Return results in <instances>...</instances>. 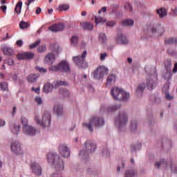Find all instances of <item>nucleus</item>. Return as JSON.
<instances>
[{
  "mask_svg": "<svg viewBox=\"0 0 177 177\" xmlns=\"http://www.w3.org/2000/svg\"><path fill=\"white\" fill-rule=\"evenodd\" d=\"M103 125H104V120L97 116L91 118L88 123L82 124V127L87 128L90 132H93V127H92V126L95 127V128H100L103 127Z\"/></svg>",
  "mask_w": 177,
  "mask_h": 177,
  "instance_id": "1",
  "label": "nucleus"
},
{
  "mask_svg": "<svg viewBox=\"0 0 177 177\" xmlns=\"http://www.w3.org/2000/svg\"><path fill=\"white\" fill-rule=\"evenodd\" d=\"M111 95L115 100H122L125 102L129 99V93L118 87L111 88Z\"/></svg>",
  "mask_w": 177,
  "mask_h": 177,
  "instance_id": "2",
  "label": "nucleus"
},
{
  "mask_svg": "<svg viewBox=\"0 0 177 177\" xmlns=\"http://www.w3.org/2000/svg\"><path fill=\"white\" fill-rule=\"evenodd\" d=\"M96 150V144L91 140L86 141L84 144V150L80 152V156L85 158L88 154L93 153Z\"/></svg>",
  "mask_w": 177,
  "mask_h": 177,
  "instance_id": "3",
  "label": "nucleus"
},
{
  "mask_svg": "<svg viewBox=\"0 0 177 177\" xmlns=\"http://www.w3.org/2000/svg\"><path fill=\"white\" fill-rule=\"evenodd\" d=\"M35 121L40 125L43 127V128H46L50 126V113L48 111H45L43 115V118L41 120H39V116L38 115H35Z\"/></svg>",
  "mask_w": 177,
  "mask_h": 177,
  "instance_id": "4",
  "label": "nucleus"
},
{
  "mask_svg": "<svg viewBox=\"0 0 177 177\" xmlns=\"http://www.w3.org/2000/svg\"><path fill=\"white\" fill-rule=\"evenodd\" d=\"M86 50H84L82 55H77L76 57H73V60L74 63L80 67V68H86L88 67V63L85 60V57H86Z\"/></svg>",
  "mask_w": 177,
  "mask_h": 177,
  "instance_id": "5",
  "label": "nucleus"
},
{
  "mask_svg": "<svg viewBox=\"0 0 177 177\" xmlns=\"http://www.w3.org/2000/svg\"><path fill=\"white\" fill-rule=\"evenodd\" d=\"M21 122L24 125L22 128L24 133H25V135H28V136H34V135H35V133H37V129L30 125H28V120H27V118L24 117H22Z\"/></svg>",
  "mask_w": 177,
  "mask_h": 177,
  "instance_id": "6",
  "label": "nucleus"
},
{
  "mask_svg": "<svg viewBox=\"0 0 177 177\" xmlns=\"http://www.w3.org/2000/svg\"><path fill=\"white\" fill-rule=\"evenodd\" d=\"M107 74H109V68L104 66H100L93 73L92 75L95 80H102Z\"/></svg>",
  "mask_w": 177,
  "mask_h": 177,
  "instance_id": "7",
  "label": "nucleus"
},
{
  "mask_svg": "<svg viewBox=\"0 0 177 177\" xmlns=\"http://www.w3.org/2000/svg\"><path fill=\"white\" fill-rule=\"evenodd\" d=\"M54 85L55 86L50 84V83H46L44 86V92L45 93H49V92L52 91V89H53V88H59L61 86H68V83L64 81H58L56 82Z\"/></svg>",
  "mask_w": 177,
  "mask_h": 177,
  "instance_id": "8",
  "label": "nucleus"
},
{
  "mask_svg": "<svg viewBox=\"0 0 177 177\" xmlns=\"http://www.w3.org/2000/svg\"><path fill=\"white\" fill-rule=\"evenodd\" d=\"M50 71H62L67 73L70 71V65L66 61L61 62L57 66H52L50 68Z\"/></svg>",
  "mask_w": 177,
  "mask_h": 177,
  "instance_id": "9",
  "label": "nucleus"
},
{
  "mask_svg": "<svg viewBox=\"0 0 177 177\" xmlns=\"http://www.w3.org/2000/svg\"><path fill=\"white\" fill-rule=\"evenodd\" d=\"M115 124L118 126L119 128H122L128 122V116L124 111L120 112L115 118Z\"/></svg>",
  "mask_w": 177,
  "mask_h": 177,
  "instance_id": "10",
  "label": "nucleus"
},
{
  "mask_svg": "<svg viewBox=\"0 0 177 177\" xmlns=\"http://www.w3.org/2000/svg\"><path fill=\"white\" fill-rule=\"evenodd\" d=\"M30 169L36 176H41L42 175V167L36 162H32L30 165Z\"/></svg>",
  "mask_w": 177,
  "mask_h": 177,
  "instance_id": "11",
  "label": "nucleus"
},
{
  "mask_svg": "<svg viewBox=\"0 0 177 177\" xmlns=\"http://www.w3.org/2000/svg\"><path fill=\"white\" fill-rule=\"evenodd\" d=\"M11 150L17 156H20V154H23L21 144H20L19 142H14L11 144Z\"/></svg>",
  "mask_w": 177,
  "mask_h": 177,
  "instance_id": "12",
  "label": "nucleus"
},
{
  "mask_svg": "<svg viewBox=\"0 0 177 177\" xmlns=\"http://www.w3.org/2000/svg\"><path fill=\"white\" fill-rule=\"evenodd\" d=\"M59 151L62 157H70V149L67 147V145L64 144L59 145Z\"/></svg>",
  "mask_w": 177,
  "mask_h": 177,
  "instance_id": "13",
  "label": "nucleus"
},
{
  "mask_svg": "<svg viewBox=\"0 0 177 177\" xmlns=\"http://www.w3.org/2000/svg\"><path fill=\"white\" fill-rule=\"evenodd\" d=\"M35 54L31 52L23 53L17 55L19 60H30L34 59Z\"/></svg>",
  "mask_w": 177,
  "mask_h": 177,
  "instance_id": "14",
  "label": "nucleus"
},
{
  "mask_svg": "<svg viewBox=\"0 0 177 177\" xmlns=\"http://www.w3.org/2000/svg\"><path fill=\"white\" fill-rule=\"evenodd\" d=\"M169 164L170 168L171 171H174L176 174H177V169H174V167H172V162L170 161L169 163L164 159H162L160 162H156L155 163L156 167H158V168H160V165H162L163 167H168V165Z\"/></svg>",
  "mask_w": 177,
  "mask_h": 177,
  "instance_id": "15",
  "label": "nucleus"
},
{
  "mask_svg": "<svg viewBox=\"0 0 177 177\" xmlns=\"http://www.w3.org/2000/svg\"><path fill=\"white\" fill-rule=\"evenodd\" d=\"M50 31L53 32H57V31H63L64 30V24H55L48 28Z\"/></svg>",
  "mask_w": 177,
  "mask_h": 177,
  "instance_id": "16",
  "label": "nucleus"
},
{
  "mask_svg": "<svg viewBox=\"0 0 177 177\" xmlns=\"http://www.w3.org/2000/svg\"><path fill=\"white\" fill-rule=\"evenodd\" d=\"M119 109H121L120 105H111L108 107H105V113H114V111H117V110H119Z\"/></svg>",
  "mask_w": 177,
  "mask_h": 177,
  "instance_id": "17",
  "label": "nucleus"
},
{
  "mask_svg": "<svg viewBox=\"0 0 177 177\" xmlns=\"http://www.w3.org/2000/svg\"><path fill=\"white\" fill-rule=\"evenodd\" d=\"M116 42L117 44H122L126 45L127 44H128V39H127V37L120 35V36L117 37Z\"/></svg>",
  "mask_w": 177,
  "mask_h": 177,
  "instance_id": "18",
  "label": "nucleus"
},
{
  "mask_svg": "<svg viewBox=\"0 0 177 177\" xmlns=\"http://www.w3.org/2000/svg\"><path fill=\"white\" fill-rule=\"evenodd\" d=\"M45 62L48 63V64H52L55 60H56V57H55V54L53 53H49L44 58Z\"/></svg>",
  "mask_w": 177,
  "mask_h": 177,
  "instance_id": "19",
  "label": "nucleus"
},
{
  "mask_svg": "<svg viewBox=\"0 0 177 177\" xmlns=\"http://www.w3.org/2000/svg\"><path fill=\"white\" fill-rule=\"evenodd\" d=\"M151 31L153 34H154V32H158V34H164L165 30L160 25H158L157 26L152 28Z\"/></svg>",
  "mask_w": 177,
  "mask_h": 177,
  "instance_id": "20",
  "label": "nucleus"
},
{
  "mask_svg": "<svg viewBox=\"0 0 177 177\" xmlns=\"http://www.w3.org/2000/svg\"><path fill=\"white\" fill-rule=\"evenodd\" d=\"M1 50H3L4 55H7V56H11V55H13V49L9 46H3L1 48Z\"/></svg>",
  "mask_w": 177,
  "mask_h": 177,
  "instance_id": "21",
  "label": "nucleus"
},
{
  "mask_svg": "<svg viewBox=\"0 0 177 177\" xmlns=\"http://www.w3.org/2000/svg\"><path fill=\"white\" fill-rule=\"evenodd\" d=\"M54 111L57 115H62L63 114V106L60 104H55L54 106Z\"/></svg>",
  "mask_w": 177,
  "mask_h": 177,
  "instance_id": "22",
  "label": "nucleus"
},
{
  "mask_svg": "<svg viewBox=\"0 0 177 177\" xmlns=\"http://www.w3.org/2000/svg\"><path fill=\"white\" fill-rule=\"evenodd\" d=\"M147 88L149 91H153L156 88V82L153 80H149L147 81Z\"/></svg>",
  "mask_w": 177,
  "mask_h": 177,
  "instance_id": "23",
  "label": "nucleus"
},
{
  "mask_svg": "<svg viewBox=\"0 0 177 177\" xmlns=\"http://www.w3.org/2000/svg\"><path fill=\"white\" fill-rule=\"evenodd\" d=\"M121 24L124 27H132L133 26V20L129 19H124L122 21Z\"/></svg>",
  "mask_w": 177,
  "mask_h": 177,
  "instance_id": "24",
  "label": "nucleus"
},
{
  "mask_svg": "<svg viewBox=\"0 0 177 177\" xmlns=\"http://www.w3.org/2000/svg\"><path fill=\"white\" fill-rule=\"evenodd\" d=\"M116 77L115 75L111 74L109 75L106 79V82L109 85H111V84H114L115 82Z\"/></svg>",
  "mask_w": 177,
  "mask_h": 177,
  "instance_id": "25",
  "label": "nucleus"
},
{
  "mask_svg": "<svg viewBox=\"0 0 177 177\" xmlns=\"http://www.w3.org/2000/svg\"><path fill=\"white\" fill-rule=\"evenodd\" d=\"M156 12L158 13V15H159V17H165V16H167V10H165V8H160L156 10Z\"/></svg>",
  "mask_w": 177,
  "mask_h": 177,
  "instance_id": "26",
  "label": "nucleus"
},
{
  "mask_svg": "<svg viewBox=\"0 0 177 177\" xmlns=\"http://www.w3.org/2000/svg\"><path fill=\"white\" fill-rule=\"evenodd\" d=\"M145 88H146V84H145V83L140 84L136 90L137 95H142Z\"/></svg>",
  "mask_w": 177,
  "mask_h": 177,
  "instance_id": "27",
  "label": "nucleus"
},
{
  "mask_svg": "<svg viewBox=\"0 0 177 177\" xmlns=\"http://www.w3.org/2000/svg\"><path fill=\"white\" fill-rule=\"evenodd\" d=\"M165 68H166V71H172V63L171 59H166L165 60Z\"/></svg>",
  "mask_w": 177,
  "mask_h": 177,
  "instance_id": "28",
  "label": "nucleus"
},
{
  "mask_svg": "<svg viewBox=\"0 0 177 177\" xmlns=\"http://www.w3.org/2000/svg\"><path fill=\"white\" fill-rule=\"evenodd\" d=\"M23 6V2L19 1L15 8V13L20 15L21 13V7Z\"/></svg>",
  "mask_w": 177,
  "mask_h": 177,
  "instance_id": "29",
  "label": "nucleus"
},
{
  "mask_svg": "<svg viewBox=\"0 0 177 177\" xmlns=\"http://www.w3.org/2000/svg\"><path fill=\"white\" fill-rule=\"evenodd\" d=\"M103 23H106V18L103 17H95V24H103Z\"/></svg>",
  "mask_w": 177,
  "mask_h": 177,
  "instance_id": "30",
  "label": "nucleus"
},
{
  "mask_svg": "<svg viewBox=\"0 0 177 177\" xmlns=\"http://www.w3.org/2000/svg\"><path fill=\"white\" fill-rule=\"evenodd\" d=\"M165 44L167 45H172L175 44V45H177V39L176 38H169L165 41Z\"/></svg>",
  "mask_w": 177,
  "mask_h": 177,
  "instance_id": "31",
  "label": "nucleus"
},
{
  "mask_svg": "<svg viewBox=\"0 0 177 177\" xmlns=\"http://www.w3.org/2000/svg\"><path fill=\"white\" fill-rule=\"evenodd\" d=\"M82 27L84 30H93V25L89 22H84L82 24Z\"/></svg>",
  "mask_w": 177,
  "mask_h": 177,
  "instance_id": "32",
  "label": "nucleus"
},
{
  "mask_svg": "<svg viewBox=\"0 0 177 177\" xmlns=\"http://www.w3.org/2000/svg\"><path fill=\"white\" fill-rule=\"evenodd\" d=\"M167 73L163 75V78L167 81L172 78V71H166Z\"/></svg>",
  "mask_w": 177,
  "mask_h": 177,
  "instance_id": "33",
  "label": "nucleus"
},
{
  "mask_svg": "<svg viewBox=\"0 0 177 177\" xmlns=\"http://www.w3.org/2000/svg\"><path fill=\"white\" fill-rule=\"evenodd\" d=\"M135 175H136V172L133 170H127L125 172L126 177H133Z\"/></svg>",
  "mask_w": 177,
  "mask_h": 177,
  "instance_id": "34",
  "label": "nucleus"
},
{
  "mask_svg": "<svg viewBox=\"0 0 177 177\" xmlns=\"http://www.w3.org/2000/svg\"><path fill=\"white\" fill-rule=\"evenodd\" d=\"M70 9V6L68 4H62L59 6V10L61 12L63 10H68Z\"/></svg>",
  "mask_w": 177,
  "mask_h": 177,
  "instance_id": "35",
  "label": "nucleus"
},
{
  "mask_svg": "<svg viewBox=\"0 0 177 177\" xmlns=\"http://www.w3.org/2000/svg\"><path fill=\"white\" fill-rule=\"evenodd\" d=\"M27 81L30 83L35 82V81H37V76H35V75H30L27 77Z\"/></svg>",
  "mask_w": 177,
  "mask_h": 177,
  "instance_id": "36",
  "label": "nucleus"
},
{
  "mask_svg": "<svg viewBox=\"0 0 177 177\" xmlns=\"http://www.w3.org/2000/svg\"><path fill=\"white\" fill-rule=\"evenodd\" d=\"M71 45L75 46L77 44H78V37L77 36H73L71 39Z\"/></svg>",
  "mask_w": 177,
  "mask_h": 177,
  "instance_id": "37",
  "label": "nucleus"
},
{
  "mask_svg": "<svg viewBox=\"0 0 177 177\" xmlns=\"http://www.w3.org/2000/svg\"><path fill=\"white\" fill-rule=\"evenodd\" d=\"M28 24L24 21H22L19 24V27L21 28V30H24V28H28Z\"/></svg>",
  "mask_w": 177,
  "mask_h": 177,
  "instance_id": "38",
  "label": "nucleus"
},
{
  "mask_svg": "<svg viewBox=\"0 0 177 177\" xmlns=\"http://www.w3.org/2000/svg\"><path fill=\"white\" fill-rule=\"evenodd\" d=\"M99 39L100 42H106V41H107V37H106V35L101 33L99 35Z\"/></svg>",
  "mask_w": 177,
  "mask_h": 177,
  "instance_id": "39",
  "label": "nucleus"
},
{
  "mask_svg": "<svg viewBox=\"0 0 177 177\" xmlns=\"http://www.w3.org/2000/svg\"><path fill=\"white\" fill-rule=\"evenodd\" d=\"M20 126H14L13 129H12V133H14V135H17V133H19V131H20Z\"/></svg>",
  "mask_w": 177,
  "mask_h": 177,
  "instance_id": "40",
  "label": "nucleus"
},
{
  "mask_svg": "<svg viewBox=\"0 0 177 177\" xmlns=\"http://www.w3.org/2000/svg\"><path fill=\"white\" fill-rule=\"evenodd\" d=\"M40 44H41V40H37L32 44L30 45L29 48L34 49V48H37V46H38V45H39Z\"/></svg>",
  "mask_w": 177,
  "mask_h": 177,
  "instance_id": "41",
  "label": "nucleus"
},
{
  "mask_svg": "<svg viewBox=\"0 0 177 177\" xmlns=\"http://www.w3.org/2000/svg\"><path fill=\"white\" fill-rule=\"evenodd\" d=\"M162 92H164V93H168V91H169V83H166L162 88Z\"/></svg>",
  "mask_w": 177,
  "mask_h": 177,
  "instance_id": "42",
  "label": "nucleus"
},
{
  "mask_svg": "<svg viewBox=\"0 0 177 177\" xmlns=\"http://www.w3.org/2000/svg\"><path fill=\"white\" fill-rule=\"evenodd\" d=\"M106 26L107 27H114V26H115V24H117V22H115V21H109L108 22H106Z\"/></svg>",
  "mask_w": 177,
  "mask_h": 177,
  "instance_id": "43",
  "label": "nucleus"
},
{
  "mask_svg": "<svg viewBox=\"0 0 177 177\" xmlns=\"http://www.w3.org/2000/svg\"><path fill=\"white\" fill-rule=\"evenodd\" d=\"M0 88L2 91H6V89H8V84L6 82H1L0 84Z\"/></svg>",
  "mask_w": 177,
  "mask_h": 177,
  "instance_id": "44",
  "label": "nucleus"
},
{
  "mask_svg": "<svg viewBox=\"0 0 177 177\" xmlns=\"http://www.w3.org/2000/svg\"><path fill=\"white\" fill-rule=\"evenodd\" d=\"M124 9H126V10H129V12H132L133 10L132 6H131L129 3H125Z\"/></svg>",
  "mask_w": 177,
  "mask_h": 177,
  "instance_id": "45",
  "label": "nucleus"
},
{
  "mask_svg": "<svg viewBox=\"0 0 177 177\" xmlns=\"http://www.w3.org/2000/svg\"><path fill=\"white\" fill-rule=\"evenodd\" d=\"M37 50L40 53H42V52H45V50H46V46H45V45L39 46Z\"/></svg>",
  "mask_w": 177,
  "mask_h": 177,
  "instance_id": "46",
  "label": "nucleus"
},
{
  "mask_svg": "<svg viewBox=\"0 0 177 177\" xmlns=\"http://www.w3.org/2000/svg\"><path fill=\"white\" fill-rule=\"evenodd\" d=\"M35 68L37 70V71H39V73H46V71H48L47 68H40L39 66H36Z\"/></svg>",
  "mask_w": 177,
  "mask_h": 177,
  "instance_id": "47",
  "label": "nucleus"
},
{
  "mask_svg": "<svg viewBox=\"0 0 177 177\" xmlns=\"http://www.w3.org/2000/svg\"><path fill=\"white\" fill-rule=\"evenodd\" d=\"M60 93H62V95L64 96H68L69 92H68V90L65 89V88H62V89L60 90Z\"/></svg>",
  "mask_w": 177,
  "mask_h": 177,
  "instance_id": "48",
  "label": "nucleus"
},
{
  "mask_svg": "<svg viewBox=\"0 0 177 177\" xmlns=\"http://www.w3.org/2000/svg\"><path fill=\"white\" fill-rule=\"evenodd\" d=\"M137 128V124H136V121H133L131 122V131H135Z\"/></svg>",
  "mask_w": 177,
  "mask_h": 177,
  "instance_id": "49",
  "label": "nucleus"
},
{
  "mask_svg": "<svg viewBox=\"0 0 177 177\" xmlns=\"http://www.w3.org/2000/svg\"><path fill=\"white\" fill-rule=\"evenodd\" d=\"M165 93V99H167V100H172V99H174V96L171 95L169 93Z\"/></svg>",
  "mask_w": 177,
  "mask_h": 177,
  "instance_id": "50",
  "label": "nucleus"
},
{
  "mask_svg": "<svg viewBox=\"0 0 177 177\" xmlns=\"http://www.w3.org/2000/svg\"><path fill=\"white\" fill-rule=\"evenodd\" d=\"M108 55L107 53H101L100 54V60H105L106 57H107Z\"/></svg>",
  "mask_w": 177,
  "mask_h": 177,
  "instance_id": "51",
  "label": "nucleus"
},
{
  "mask_svg": "<svg viewBox=\"0 0 177 177\" xmlns=\"http://www.w3.org/2000/svg\"><path fill=\"white\" fill-rule=\"evenodd\" d=\"M35 102H36V103H37L39 104H42V99L41 98V97H35Z\"/></svg>",
  "mask_w": 177,
  "mask_h": 177,
  "instance_id": "52",
  "label": "nucleus"
},
{
  "mask_svg": "<svg viewBox=\"0 0 177 177\" xmlns=\"http://www.w3.org/2000/svg\"><path fill=\"white\" fill-rule=\"evenodd\" d=\"M103 12L104 13H106L107 12V8L106 7H102L101 10L98 11V14L100 15Z\"/></svg>",
  "mask_w": 177,
  "mask_h": 177,
  "instance_id": "53",
  "label": "nucleus"
},
{
  "mask_svg": "<svg viewBox=\"0 0 177 177\" xmlns=\"http://www.w3.org/2000/svg\"><path fill=\"white\" fill-rule=\"evenodd\" d=\"M103 156H106V157L110 156V152L109 151L108 149H105L104 151H103Z\"/></svg>",
  "mask_w": 177,
  "mask_h": 177,
  "instance_id": "54",
  "label": "nucleus"
},
{
  "mask_svg": "<svg viewBox=\"0 0 177 177\" xmlns=\"http://www.w3.org/2000/svg\"><path fill=\"white\" fill-rule=\"evenodd\" d=\"M32 2H35V0H28V2H26V5H27V9H28L30 5L32 3Z\"/></svg>",
  "mask_w": 177,
  "mask_h": 177,
  "instance_id": "55",
  "label": "nucleus"
},
{
  "mask_svg": "<svg viewBox=\"0 0 177 177\" xmlns=\"http://www.w3.org/2000/svg\"><path fill=\"white\" fill-rule=\"evenodd\" d=\"M0 8L3 12V13H6V9H7L6 6H1Z\"/></svg>",
  "mask_w": 177,
  "mask_h": 177,
  "instance_id": "56",
  "label": "nucleus"
},
{
  "mask_svg": "<svg viewBox=\"0 0 177 177\" xmlns=\"http://www.w3.org/2000/svg\"><path fill=\"white\" fill-rule=\"evenodd\" d=\"M32 91H33L34 92H35V93H39V87H37V88H34L32 87Z\"/></svg>",
  "mask_w": 177,
  "mask_h": 177,
  "instance_id": "57",
  "label": "nucleus"
},
{
  "mask_svg": "<svg viewBox=\"0 0 177 177\" xmlns=\"http://www.w3.org/2000/svg\"><path fill=\"white\" fill-rule=\"evenodd\" d=\"M17 45L18 46H23V41L21 40H18L17 42H16Z\"/></svg>",
  "mask_w": 177,
  "mask_h": 177,
  "instance_id": "58",
  "label": "nucleus"
},
{
  "mask_svg": "<svg viewBox=\"0 0 177 177\" xmlns=\"http://www.w3.org/2000/svg\"><path fill=\"white\" fill-rule=\"evenodd\" d=\"M140 147H142V144L139 143L138 145L134 146V150H136L138 149H140Z\"/></svg>",
  "mask_w": 177,
  "mask_h": 177,
  "instance_id": "59",
  "label": "nucleus"
},
{
  "mask_svg": "<svg viewBox=\"0 0 177 177\" xmlns=\"http://www.w3.org/2000/svg\"><path fill=\"white\" fill-rule=\"evenodd\" d=\"M5 124H6V122L4 120L0 119V127H3Z\"/></svg>",
  "mask_w": 177,
  "mask_h": 177,
  "instance_id": "60",
  "label": "nucleus"
},
{
  "mask_svg": "<svg viewBox=\"0 0 177 177\" xmlns=\"http://www.w3.org/2000/svg\"><path fill=\"white\" fill-rule=\"evenodd\" d=\"M173 73H177V63L174 64V67L173 68Z\"/></svg>",
  "mask_w": 177,
  "mask_h": 177,
  "instance_id": "61",
  "label": "nucleus"
},
{
  "mask_svg": "<svg viewBox=\"0 0 177 177\" xmlns=\"http://www.w3.org/2000/svg\"><path fill=\"white\" fill-rule=\"evenodd\" d=\"M41 13V8L37 7L36 10V15H39Z\"/></svg>",
  "mask_w": 177,
  "mask_h": 177,
  "instance_id": "62",
  "label": "nucleus"
},
{
  "mask_svg": "<svg viewBox=\"0 0 177 177\" xmlns=\"http://www.w3.org/2000/svg\"><path fill=\"white\" fill-rule=\"evenodd\" d=\"M16 106H14L13 107V109H12V115H15V113H16Z\"/></svg>",
  "mask_w": 177,
  "mask_h": 177,
  "instance_id": "63",
  "label": "nucleus"
},
{
  "mask_svg": "<svg viewBox=\"0 0 177 177\" xmlns=\"http://www.w3.org/2000/svg\"><path fill=\"white\" fill-rule=\"evenodd\" d=\"M128 63H132V58H127Z\"/></svg>",
  "mask_w": 177,
  "mask_h": 177,
  "instance_id": "64",
  "label": "nucleus"
}]
</instances>
